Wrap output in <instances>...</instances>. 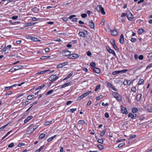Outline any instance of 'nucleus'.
<instances>
[{
    "instance_id": "13",
    "label": "nucleus",
    "mask_w": 152,
    "mask_h": 152,
    "mask_svg": "<svg viewBox=\"0 0 152 152\" xmlns=\"http://www.w3.org/2000/svg\"><path fill=\"white\" fill-rule=\"evenodd\" d=\"M89 26L92 28H94V24L92 20L89 23Z\"/></svg>"
},
{
    "instance_id": "10",
    "label": "nucleus",
    "mask_w": 152,
    "mask_h": 152,
    "mask_svg": "<svg viewBox=\"0 0 152 152\" xmlns=\"http://www.w3.org/2000/svg\"><path fill=\"white\" fill-rule=\"evenodd\" d=\"M71 53L70 51L69 50H66L62 53V55L64 56H69Z\"/></svg>"
},
{
    "instance_id": "62",
    "label": "nucleus",
    "mask_w": 152,
    "mask_h": 152,
    "mask_svg": "<svg viewBox=\"0 0 152 152\" xmlns=\"http://www.w3.org/2000/svg\"><path fill=\"white\" fill-rule=\"evenodd\" d=\"M45 50L46 53H48L50 51V49L48 48H45Z\"/></svg>"
},
{
    "instance_id": "39",
    "label": "nucleus",
    "mask_w": 152,
    "mask_h": 152,
    "mask_svg": "<svg viewBox=\"0 0 152 152\" xmlns=\"http://www.w3.org/2000/svg\"><path fill=\"white\" fill-rule=\"evenodd\" d=\"M99 148L100 150H102L104 148L103 145H99L97 146Z\"/></svg>"
},
{
    "instance_id": "34",
    "label": "nucleus",
    "mask_w": 152,
    "mask_h": 152,
    "mask_svg": "<svg viewBox=\"0 0 152 152\" xmlns=\"http://www.w3.org/2000/svg\"><path fill=\"white\" fill-rule=\"evenodd\" d=\"M97 142H98L101 144H103L104 142V141L102 139H98L97 140Z\"/></svg>"
},
{
    "instance_id": "61",
    "label": "nucleus",
    "mask_w": 152,
    "mask_h": 152,
    "mask_svg": "<svg viewBox=\"0 0 152 152\" xmlns=\"http://www.w3.org/2000/svg\"><path fill=\"white\" fill-rule=\"evenodd\" d=\"M82 69L83 70L85 71L86 72H87L88 71V69L85 67L82 68Z\"/></svg>"
},
{
    "instance_id": "53",
    "label": "nucleus",
    "mask_w": 152,
    "mask_h": 152,
    "mask_svg": "<svg viewBox=\"0 0 152 152\" xmlns=\"http://www.w3.org/2000/svg\"><path fill=\"white\" fill-rule=\"evenodd\" d=\"M136 137V135L135 134L133 135L132 136H130L129 137V139H131L133 138H134Z\"/></svg>"
},
{
    "instance_id": "29",
    "label": "nucleus",
    "mask_w": 152,
    "mask_h": 152,
    "mask_svg": "<svg viewBox=\"0 0 152 152\" xmlns=\"http://www.w3.org/2000/svg\"><path fill=\"white\" fill-rule=\"evenodd\" d=\"M144 80L143 79H140L138 83V85H140L143 83Z\"/></svg>"
},
{
    "instance_id": "47",
    "label": "nucleus",
    "mask_w": 152,
    "mask_h": 152,
    "mask_svg": "<svg viewBox=\"0 0 152 152\" xmlns=\"http://www.w3.org/2000/svg\"><path fill=\"white\" fill-rule=\"evenodd\" d=\"M26 24H27L26 26H31L32 25H34V23H26Z\"/></svg>"
},
{
    "instance_id": "14",
    "label": "nucleus",
    "mask_w": 152,
    "mask_h": 152,
    "mask_svg": "<svg viewBox=\"0 0 152 152\" xmlns=\"http://www.w3.org/2000/svg\"><path fill=\"white\" fill-rule=\"evenodd\" d=\"M67 64L66 62H64L58 65H57V67L58 68H60L63 67V66L66 65Z\"/></svg>"
},
{
    "instance_id": "56",
    "label": "nucleus",
    "mask_w": 152,
    "mask_h": 152,
    "mask_svg": "<svg viewBox=\"0 0 152 152\" xmlns=\"http://www.w3.org/2000/svg\"><path fill=\"white\" fill-rule=\"evenodd\" d=\"M24 145L25 144L23 143H20L18 144V147H20L22 145Z\"/></svg>"
},
{
    "instance_id": "45",
    "label": "nucleus",
    "mask_w": 152,
    "mask_h": 152,
    "mask_svg": "<svg viewBox=\"0 0 152 152\" xmlns=\"http://www.w3.org/2000/svg\"><path fill=\"white\" fill-rule=\"evenodd\" d=\"M90 65L92 67H94L96 66V64L94 62H92L90 64Z\"/></svg>"
},
{
    "instance_id": "28",
    "label": "nucleus",
    "mask_w": 152,
    "mask_h": 152,
    "mask_svg": "<svg viewBox=\"0 0 152 152\" xmlns=\"http://www.w3.org/2000/svg\"><path fill=\"white\" fill-rule=\"evenodd\" d=\"M50 56H42L41 57L40 59H48L50 58Z\"/></svg>"
},
{
    "instance_id": "35",
    "label": "nucleus",
    "mask_w": 152,
    "mask_h": 152,
    "mask_svg": "<svg viewBox=\"0 0 152 152\" xmlns=\"http://www.w3.org/2000/svg\"><path fill=\"white\" fill-rule=\"evenodd\" d=\"M45 86V85L43 84L41 86H38V87L36 89V90H37L38 89H41L42 88L44 87Z\"/></svg>"
},
{
    "instance_id": "24",
    "label": "nucleus",
    "mask_w": 152,
    "mask_h": 152,
    "mask_svg": "<svg viewBox=\"0 0 152 152\" xmlns=\"http://www.w3.org/2000/svg\"><path fill=\"white\" fill-rule=\"evenodd\" d=\"M34 97V95H28L27 97V99L28 100H31Z\"/></svg>"
},
{
    "instance_id": "44",
    "label": "nucleus",
    "mask_w": 152,
    "mask_h": 152,
    "mask_svg": "<svg viewBox=\"0 0 152 152\" xmlns=\"http://www.w3.org/2000/svg\"><path fill=\"white\" fill-rule=\"evenodd\" d=\"M84 97L83 95H82L80 96H79L77 99V100H79Z\"/></svg>"
},
{
    "instance_id": "5",
    "label": "nucleus",
    "mask_w": 152,
    "mask_h": 152,
    "mask_svg": "<svg viewBox=\"0 0 152 152\" xmlns=\"http://www.w3.org/2000/svg\"><path fill=\"white\" fill-rule=\"evenodd\" d=\"M79 57V55L76 53L72 54L71 55H69L68 58H71L72 59H75L78 58Z\"/></svg>"
},
{
    "instance_id": "19",
    "label": "nucleus",
    "mask_w": 152,
    "mask_h": 152,
    "mask_svg": "<svg viewBox=\"0 0 152 152\" xmlns=\"http://www.w3.org/2000/svg\"><path fill=\"white\" fill-rule=\"evenodd\" d=\"M49 71H50V69H48L45 70L44 71H41L37 72L36 74L37 75H39V74H43L47 72H48Z\"/></svg>"
},
{
    "instance_id": "8",
    "label": "nucleus",
    "mask_w": 152,
    "mask_h": 152,
    "mask_svg": "<svg viewBox=\"0 0 152 152\" xmlns=\"http://www.w3.org/2000/svg\"><path fill=\"white\" fill-rule=\"evenodd\" d=\"M110 32L111 34L114 36H116L118 34V32L115 30H110Z\"/></svg>"
},
{
    "instance_id": "7",
    "label": "nucleus",
    "mask_w": 152,
    "mask_h": 152,
    "mask_svg": "<svg viewBox=\"0 0 152 152\" xmlns=\"http://www.w3.org/2000/svg\"><path fill=\"white\" fill-rule=\"evenodd\" d=\"M107 51L110 53L113 54L115 56H116L114 50L111 49L109 47H107L106 48Z\"/></svg>"
},
{
    "instance_id": "23",
    "label": "nucleus",
    "mask_w": 152,
    "mask_h": 152,
    "mask_svg": "<svg viewBox=\"0 0 152 152\" xmlns=\"http://www.w3.org/2000/svg\"><path fill=\"white\" fill-rule=\"evenodd\" d=\"M144 31H145L143 29H140L138 30L137 32L138 34H140Z\"/></svg>"
},
{
    "instance_id": "9",
    "label": "nucleus",
    "mask_w": 152,
    "mask_h": 152,
    "mask_svg": "<svg viewBox=\"0 0 152 152\" xmlns=\"http://www.w3.org/2000/svg\"><path fill=\"white\" fill-rule=\"evenodd\" d=\"M121 111L122 113L123 114H125L126 115L128 113L127 111L126 108L122 106H121Z\"/></svg>"
},
{
    "instance_id": "32",
    "label": "nucleus",
    "mask_w": 152,
    "mask_h": 152,
    "mask_svg": "<svg viewBox=\"0 0 152 152\" xmlns=\"http://www.w3.org/2000/svg\"><path fill=\"white\" fill-rule=\"evenodd\" d=\"M138 111V109L137 108L134 107L132 109V111L133 113H136Z\"/></svg>"
},
{
    "instance_id": "37",
    "label": "nucleus",
    "mask_w": 152,
    "mask_h": 152,
    "mask_svg": "<svg viewBox=\"0 0 152 152\" xmlns=\"http://www.w3.org/2000/svg\"><path fill=\"white\" fill-rule=\"evenodd\" d=\"M106 130H104L102 132L100 133V135L101 136H103L105 133Z\"/></svg>"
},
{
    "instance_id": "52",
    "label": "nucleus",
    "mask_w": 152,
    "mask_h": 152,
    "mask_svg": "<svg viewBox=\"0 0 152 152\" xmlns=\"http://www.w3.org/2000/svg\"><path fill=\"white\" fill-rule=\"evenodd\" d=\"M144 56L142 55H140L138 57V58L140 60H141L143 59Z\"/></svg>"
},
{
    "instance_id": "22",
    "label": "nucleus",
    "mask_w": 152,
    "mask_h": 152,
    "mask_svg": "<svg viewBox=\"0 0 152 152\" xmlns=\"http://www.w3.org/2000/svg\"><path fill=\"white\" fill-rule=\"evenodd\" d=\"M70 84V82H67L66 83H65L64 84V85H63L61 87V88H63L66 87L67 86H69Z\"/></svg>"
},
{
    "instance_id": "1",
    "label": "nucleus",
    "mask_w": 152,
    "mask_h": 152,
    "mask_svg": "<svg viewBox=\"0 0 152 152\" xmlns=\"http://www.w3.org/2000/svg\"><path fill=\"white\" fill-rule=\"evenodd\" d=\"M113 95L118 101H121L122 100V98L121 95L116 92H113Z\"/></svg>"
},
{
    "instance_id": "11",
    "label": "nucleus",
    "mask_w": 152,
    "mask_h": 152,
    "mask_svg": "<svg viewBox=\"0 0 152 152\" xmlns=\"http://www.w3.org/2000/svg\"><path fill=\"white\" fill-rule=\"evenodd\" d=\"M136 116V114H133L132 113H129L128 115L129 117H131V118L133 119L135 118Z\"/></svg>"
},
{
    "instance_id": "57",
    "label": "nucleus",
    "mask_w": 152,
    "mask_h": 152,
    "mask_svg": "<svg viewBox=\"0 0 152 152\" xmlns=\"http://www.w3.org/2000/svg\"><path fill=\"white\" fill-rule=\"evenodd\" d=\"M15 68H14V66L13 67V68H11L9 70V72H12L14 71H15Z\"/></svg>"
},
{
    "instance_id": "54",
    "label": "nucleus",
    "mask_w": 152,
    "mask_h": 152,
    "mask_svg": "<svg viewBox=\"0 0 152 152\" xmlns=\"http://www.w3.org/2000/svg\"><path fill=\"white\" fill-rule=\"evenodd\" d=\"M102 97V95H100V96H98L96 98V100H99Z\"/></svg>"
},
{
    "instance_id": "30",
    "label": "nucleus",
    "mask_w": 152,
    "mask_h": 152,
    "mask_svg": "<svg viewBox=\"0 0 152 152\" xmlns=\"http://www.w3.org/2000/svg\"><path fill=\"white\" fill-rule=\"evenodd\" d=\"M44 145L41 146L38 150H36L35 152H40L44 148Z\"/></svg>"
},
{
    "instance_id": "51",
    "label": "nucleus",
    "mask_w": 152,
    "mask_h": 152,
    "mask_svg": "<svg viewBox=\"0 0 152 152\" xmlns=\"http://www.w3.org/2000/svg\"><path fill=\"white\" fill-rule=\"evenodd\" d=\"M110 42L112 45L115 44V40L114 39H113L112 40H111Z\"/></svg>"
},
{
    "instance_id": "64",
    "label": "nucleus",
    "mask_w": 152,
    "mask_h": 152,
    "mask_svg": "<svg viewBox=\"0 0 152 152\" xmlns=\"http://www.w3.org/2000/svg\"><path fill=\"white\" fill-rule=\"evenodd\" d=\"M152 67V63L149 64L146 67V69L150 68Z\"/></svg>"
},
{
    "instance_id": "40",
    "label": "nucleus",
    "mask_w": 152,
    "mask_h": 152,
    "mask_svg": "<svg viewBox=\"0 0 152 152\" xmlns=\"http://www.w3.org/2000/svg\"><path fill=\"white\" fill-rule=\"evenodd\" d=\"M45 136V134H41L39 136V138L40 139H43Z\"/></svg>"
},
{
    "instance_id": "4",
    "label": "nucleus",
    "mask_w": 152,
    "mask_h": 152,
    "mask_svg": "<svg viewBox=\"0 0 152 152\" xmlns=\"http://www.w3.org/2000/svg\"><path fill=\"white\" fill-rule=\"evenodd\" d=\"M96 10L98 11H100L103 15L105 14V12L104 11V9L101 5H99L98 7L96 8Z\"/></svg>"
},
{
    "instance_id": "58",
    "label": "nucleus",
    "mask_w": 152,
    "mask_h": 152,
    "mask_svg": "<svg viewBox=\"0 0 152 152\" xmlns=\"http://www.w3.org/2000/svg\"><path fill=\"white\" fill-rule=\"evenodd\" d=\"M104 116L105 117H106V118H108L109 117V114L108 113H106L105 114H104Z\"/></svg>"
},
{
    "instance_id": "31",
    "label": "nucleus",
    "mask_w": 152,
    "mask_h": 152,
    "mask_svg": "<svg viewBox=\"0 0 152 152\" xmlns=\"http://www.w3.org/2000/svg\"><path fill=\"white\" fill-rule=\"evenodd\" d=\"M53 91V90H51L49 91H48L46 94L45 95L46 96H47L48 95L50 94H51Z\"/></svg>"
},
{
    "instance_id": "6",
    "label": "nucleus",
    "mask_w": 152,
    "mask_h": 152,
    "mask_svg": "<svg viewBox=\"0 0 152 152\" xmlns=\"http://www.w3.org/2000/svg\"><path fill=\"white\" fill-rule=\"evenodd\" d=\"M127 17L129 20L132 21L133 18V16L132 14L129 12V13H127Z\"/></svg>"
},
{
    "instance_id": "20",
    "label": "nucleus",
    "mask_w": 152,
    "mask_h": 152,
    "mask_svg": "<svg viewBox=\"0 0 152 152\" xmlns=\"http://www.w3.org/2000/svg\"><path fill=\"white\" fill-rule=\"evenodd\" d=\"M78 34L80 37H85L86 36L85 33L82 31L78 33Z\"/></svg>"
},
{
    "instance_id": "18",
    "label": "nucleus",
    "mask_w": 152,
    "mask_h": 152,
    "mask_svg": "<svg viewBox=\"0 0 152 152\" xmlns=\"http://www.w3.org/2000/svg\"><path fill=\"white\" fill-rule=\"evenodd\" d=\"M132 82V81H131L129 82V81L127 80H125L124 81L123 83V84L124 85H130V84Z\"/></svg>"
},
{
    "instance_id": "12",
    "label": "nucleus",
    "mask_w": 152,
    "mask_h": 152,
    "mask_svg": "<svg viewBox=\"0 0 152 152\" xmlns=\"http://www.w3.org/2000/svg\"><path fill=\"white\" fill-rule=\"evenodd\" d=\"M124 41V35L123 34H121L120 36V38L119 39V42L121 44H123Z\"/></svg>"
},
{
    "instance_id": "2",
    "label": "nucleus",
    "mask_w": 152,
    "mask_h": 152,
    "mask_svg": "<svg viewBox=\"0 0 152 152\" xmlns=\"http://www.w3.org/2000/svg\"><path fill=\"white\" fill-rule=\"evenodd\" d=\"M127 71L128 70L126 69H124L121 70L115 71L112 72V74L113 75H115L121 73H124L126 72H127Z\"/></svg>"
},
{
    "instance_id": "33",
    "label": "nucleus",
    "mask_w": 152,
    "mask_h": 152,
    "mask_svg": "<svg viewBox=\"0 0 152 152\" xmlns=\"http://www.w3.org/2000/svg\"><path fill=\"white\" fill-rule=\"evenodd\" d=\"M85 121L83 120H80L78 122V124H85Z\"/></svg>"
},
{
    "instance_id": "38",
    "label": "nucleus",
    "mask_w": 152,
    "mask_h": 152,
    "mask_svg": "<svg viewBox=\"0 0 152 152\" xmlns=\"http://www.w3.org/2000/svg\"><path fill=\"white\" fill-rule=\"evenodd\" d=\"M125 145V143L124 142L122 143H121L120 144H119L118 147V148H121L123 145Z\"/></svg>"
},
{
    "instance_id": "55",
    "label": "nucleus",
    "mask_w": 152,
    "mask_h": 152,
    "mask_svg": "<svg viewBox=\"0 0 152 152\" xmlns=\"http://www.w3.org/2000/svg\"><path fill=\"white\" fill-rule=\"evenodd\" d=\"M7 50V49L6 48V45H5V47L4 48L2 49V50H1V52H5Z\"/></svg>"
},
{
    "instance_id": "50",
    "label": "nucleus",
    "mask_w": 152,
    "mask_h": 152,
    "mask_svg": "<svg viewBox=\"0 0 152 152\" xmlns=\"http://www.w3.org/2000/svg\"><path fill=\"white\" fill-rule=\"evenodd\" d=\"M136 89L135 87H132L131 88V90L134 93L136 92Z\"/></svg>"
},
{
    "instance_id": "16",
    "label": "nucleus",
    "mask_w": 152,
    "mask_h": 152,
    "mask_svg": "<svg viewBox=\"0 0 152 152\" xmlns=\"http://www.w3.org/2000/svg\"><path fill=\"white\" fill-rule=\"evenodd\" d=\"M24 67V66L21 65H18L14 66V68L15 70V71L18 70L19 69H22Z\"/></svg>"
},
{
    "instance_id": "59",
    "label": "nucleus",
    "mask_w": 152,
    "mask_h": 152,
    "mask_svg": "<svg viewBox=\"0 0 152 152\" xmlns=\"http://www.w3.org/2000/svg\"><path fill=\"white\" fill-rule=\"evenodd\" d=\"M134 57L135 60H137L138 58L139 57L137 55V54H135L134 55Z\"/></svg>"
},
{
    "instance_id": "27",
    "label": "nucleus",
    "mask_w": 152,
    "mask_h": 152,
    "mask_svg": "<svg viewBox=\"0 0 152 152\" xmlns=\"http://www.w3.org/2000/svg\"><path fill=\"white\" fill-rule=\"evenodd\" d=\"M57 136V135H54V136L50 138H49L48 140H47V141L48 142H50L51 141H52L53 139L56 137Z\"/></svg>"
},
{
    "instance_id": "48",
    "label": "nucleus",
    "mask_w": 152,
    "mask_h": 152,
    "mask_svg": "<svg viewBox=\"0 0 152 152\" xmlns=\"http://www.w3.org/2000/svg\"><path fill=\"white\" fill-rule=\"evenodd\" d=\"M14 146V143L13 142L11 143L9 145H8V147L9 148H12Z\"/></svg>"
},
{
    "instance_id": "25",
    "label": "nucleus",
    "mask_w": 152,
    "mask_h": 152,
    "mask_svg": "<svg viewBox=\"0 0 152 152\" xmlns=\"http://www.w3.org/2000/svg\"><path fill=\"white\" fill-rule=\"evenodd\" d=\"M34 131L32 128H30L27 131V133L28 134H30Z\"/></svg>"
},
{
    "instance_id": "21",
    "label": "nucleus",
    "mask_w": 152,
    "mask_h": 152,
    "mask_svg": "<svg viewBox=\"0 0 152 152\" xmlns=\"http://www.w3.org/2000/svg\"><path fill=\"white\" fill-rule=\"evenodd\" d=\"M142 96V94H140L137 95L136 97V99L137 101H139L140 99Z\"/></svg>"
},
{
    "instance_id": "41",
    "label": "nucleus",
    "mask_w": 152,
    "mask_h": 152,
    "mask_svg": "<svg viewBox=\"0 0 152 152\" xmlns=\"http://www.w3.org/2000/svg\"><path fill=\"white\" fill-rule=\"evenodd\" d=\"M130 40L132 42L134 43L136 42L137 39L134 38H132Z\"/></svg>"
},
{
    "instance_id": "42",
    "label": "nucleus",
    "mask_w": 152,
    "mask_h": 152,
    "mask_svg": "<svg viewBox=\"0 0 152 152\" xmlns=\"http://www.w3.org/2000/svg\"><path fill=\"white\" fill-rule=\"evenodd\" d=\"M100 85H98L96 86L94 90V91H97L100 88Z\"/></svg>"
},
{
    "instance_id": "17",
    "label": "nucleus",
    "mask_w": 152,
    "mask_h": 152,
    "mask_svg": "<svg viewBox=\"0 0 152 152\" xmlns=\"http://www.w3.org/2000/svg\"><path fill=\"white\" fill-rule=\"evenodd\" d=\"M33 118V116L31 115L28 117L24 121V123H27L29 120Z\"/></svg>"
},
{
    "instance_id": "46",
    "label": "nucleus",
    "mask_w": 152,
    "mask_h": 152,
    "mask_svg": "<svg viewBox=\"0 0 152 152\" xmlns=\"http://www.w3.org/2000/svg\"><path fill=\"white\" fill-rule=\"evenodd\" d=\"M51 121H46L44 124V125H48L49 124H50L51 123Z\"/></svg>"
},
{
    "instance_id": "60",
    "label": "nucleus",
    "mask_w": 152,
    "mask_h": 152,
    "mask_svg": "<svg viewBox=\"0 0 152 152\" xmlns=\"http://www.w3.org/2000/svg\"><path fill=\"white\" fill-rule=\"evenodd\" d=\"M102 106H106L108 105V103H106V104H104L103 102H102Z\"/></svg>"
},
{
    "instance_id": "43",
    "label": "nucleus",
    "mask_w": 152,
    "mask_h": 152,
    "mask_svg": "<svg viewBox=\"0 0 152 152\" xmlns=\"http://www.w3.org/2000/svg\"><path fill=\"white\" fill-rule=\"evenodd\" d=\"M81 16L83 18H86L87 16V15L86 14L83 13L81 14Z\"/></svg>"
},
{
    "instance_id": "15",
    "label": "nucleus",
    "mask_w": 152,
    "mask_h": 152,
    "mask_svg": "<svg viewBox=\"0 0 152 152\" xmlns=\"http://www.w3.org/2000/svg\"><path fill=\"white\" fill-rule=\"evenodd\" d=\"M93 70L95 72L97 73H99L100 72V69L96 67H94L93 68Z\"/></svg>"
},
{
    "instance_id": "36",
    "label": "nucleus",
    "mask_w": 152,
    "mask_h": 152,
    "mask_svg": "<svg viewBox=\"0 0 152 152\" xmlns=\"http://www.w3.org/2000/svg\"><path fill=\"white\" fill-rule=\"evenodd\" d=\"M113 48L115 50H116L117 51L119 50V49L118 48V47H117V46H116V45L115 44L113 45Z\"/></svg>"
},
{
    "instance_id": "3",
    "label": "nucleus",
    "mask_w": 152,
    "mask_h": 152,
    "mask_svg": "<svg viewBox=\"0 0 152 152\" xmlns=\"http://www.w3.org/2000/svg\"><path fill=\"white\" fill-rule=\"evenodd\" d=\"M58 77H57L56 75H52L49 78V80L51 81V83H53L58 78Z\"/></svg>"
},
{
    "instance_id": "63",
    "label": "nucleus",
    "mask_w": 152,
    "mask_h": 152,
    "mask_svg": "<svg viewBox=\"0 0 152 152\" xmlns=\"http://www.w3.org/2000/svg\"><path fill=\"white\" fill-rule=\"evenodd\" d=\"M147 110L148 112H152V108H148L147 109Z\"/></svg>"
},
{
    "instance_id": "49",
    "label": "nucleus",
    "mask_w": 152,
    "mask_h": 152,
    "mask_svg": "<svg viewBox=\"0 0 152 152\" xmlns=\"http://www.w3.org/2000/svg\"><path fill=\"white\" fill-rule=\"evenodd\" d=\"M8 124H6V125L4 126L1 127L0 128V132L2 130L4 129Z\"/></svg>"
},
{
    "instance_id": "26",
    "label": "nucleus",
    "mask_w": 152,
    "mask_h": 152,
    "mask_svg": "<svg viewBox=\"0 0 152 152\" xmlns=\"http://www.w3.org/2000/svg\"><path fill=\"white\" fill-rule=\"evenodd\" d=\"M31 40L34 42H38V41H40V40L37 38L33 37L31 38Z\"/></svg>"
}]
</instances>
